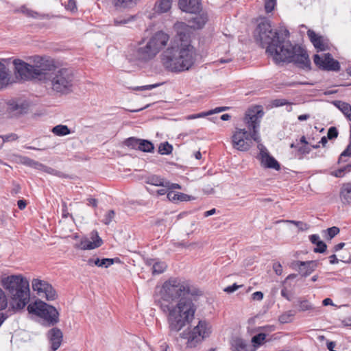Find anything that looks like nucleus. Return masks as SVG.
Instances as JSON below:
<instances>
[{
  "label": "nucleus",
  "instance_id": "nucleus-1",
  "mask_svg": "<svg viewBox=\"0 0 351 351\" xmlns=\"http://www.w3.org/2000/svg\"><path fill=\"white\" fill-rule=\"evenodd\" d=\"M201 294L186 280L171 278L163 283L156 302L167 314L171 331L178 332L193 319L196 307L191 297Z\"/></svg>",
  "mask_w": 351,
  "mask_h": 351
},
{
  "label": "nucleus",
  "instance_id": "nucleus-2",
  "mask_svg": "<svg viewBox=\"0 0 351 351\" xmlns=\"http://www.w3.org/2000/svg\"><path fill=\"white\" fill-rule=\"evenodd\" d=\"M34 64L21 60L13 61L15 73L21 80H38L49 86L52 91L60 95H67L73 91L74 73L69 68H57L53 60L36 56Z\"/></svg>",
  "mask_w": 351,
  "mask_h": 351
},
{
  "label": "nucleus",
  "instance_id": "nucleus-3",
  "mask_svg": "<svg viewBox=\"0 0 351 351\" xmlns=\"http://www.w3.org/2000/svg\"><path fill=\"white\" fill-rule=\"evenodd\" d=\"M255 33L256 39L260 40L263 47L267 46L266 51L273 56L276 62H294L300 69L311 70V60L305 49L281 40L279 33L271 28L268 20L264 19L259 23Z\"/></svg>",
  "mask_w": 351,
  "mask_h": 351
},
{
  "label": "nucleus",
  "instance_id": "nucleus-4",
  "mask_svg": "<svg viewBox=\"0 0 351 351\" xmlns=\"http://www.w3.org/2000/svg\"><path fill=\"white\" fill-rule=\"evenodd\" d=\"M195 50L191 43H171L160 55V61L165 70L180 73L189 71L195 62Z\"/></svg>",
  "mask_w": 351,
  "mask_h": 351
},
{
  "label": "nucleus",
  "instance_id": "nucleus-5",
  "mask_svg": "<svg viewBox=\"0 0 351 351\" xmlns=\"http://www.w3.org/2000/svg\"><path fill=\"white\" fill-rule=\"evenodd\" d=\"M263 114V111L258 107L249 109L246 112L244 121L249 131L245 129L236 128L232 136V145L234 149L241 152H247L252 147V141L257 143L261 141L258 129L260 119Z\"/></svg>",
  "mask_w": 351,
  "mask_h": 351
},
{
  "label": "nucleus",
  "instance_id": "nucleus-6",
  "mask_svg": "<svg viewBox=\"0 0 351 351\" xmlns=\"http://www.w3.org/2000/svg\"><path fill=\"white\" fill-rule=\"evenodd\" d=\"M2 285L10 295V306L14 311L23 309L30 298L29 283L21 275H11L2 279Z\"/></svg>",
  "mask_w": 351,
  "mask_h": 351
},
{
  "label": "nucleus",
  "instance_id": "nucleus-7",
  "mask_svg": "<svg viewBox=\"0 0 351 351\" xmlns=\"http://www.w3.org/2000/svg\"><path fill=\"white\" fill-rule=\"evenodd\" d=\"M29 314L35 315L43 319L44 323L50 326L59 322V313L57 309L41 300H36L27 306Z\"/></svg>",
  "mask_w": 351,
  "mask_h": 351
},
{
  "label": "nucleus",
  "instance_id": "nucleus-8",
  "mask_svg": "<svg viewBox=\"0 0 351 351\" xmlns=\"http://www.w3.org/2000/svg\"><path fill=\"white\" fill-rule=\"evenodd\" d=\"M211 333V327L205 320H200L198 324L190 330L186 336V346L189 348H195L202 341L209 337Z\"/></svg>",
  "mask_w": 351,
  "mask_h": 351
},
{
  "label": "nucleus",
  "instance_id": "nucleus-9",
  "mask_svg": "<svg viewBox=\"0 0 351 351\" xmlns=\"http://www.w3.org/2000/svg\"><path fill=\"white\" fill-rule=\"evenodd\" d=\"M32 287L38 296L45 298L48 301L55 300L58 297L57 292L52 285L39 278L32 279Z\"/></svg>",
  "mask_w": 351,
  "mask_h": 351
},
{
  "label": "nucleus",
  "instance_id": "nucleus-10",
  "mask_svg": "<svg viewBox=\"0 0 351 351\" xmlns=\"http://www.w3.org/2000/svg\"><path fill=\"white\" fill-rule=\"evenodd\" d=\"M157 54V51L153 48L148 40L146 43H140L133 51V56L135 60L143 62L152 60Z\"/></svg>",
  "mask_w": 351,
  "mask_h": 351
},
{
  "label": "nucleus",
  "instance_id": "nucleus-11",
  "mask_svg": "<svg viewBox=\"0 0 351 351\" xmlns=\"http://www.w3.org/2000/svg\"><path fill=\"white\" fill-rule=\"evenodd\" d=\"M314 63L324 71H339L340 70L339 62L335 60L330 53L324 55V58H321L318 54L313 56Z\"/></svg>",
  "mask_w": 351,
  "mask_h": 351
},
{
  "label": "nucleus",
  "instance_id": "nucleus-12",
  "mask_svg": "<svg viewBox=\"0 0 351 351\" xmlns=\"http://www.w3.org/2000/svg\"><path fill=\"white\" fill-rule=\"evenodd\" d=\"M173 28L176 32L174 42L178 44L191 43V28L190 26L184 22H177L174 24Z\"/></svg>",
  "mask_w": 351,
  "mask_h": 351
},
{
  "label": "nucleus",
  "instance_id": "nucleus-13",
  "mask_svg": "<svg viewBox=\"0 0 351 351\" xmlns=\"http://www.w3.org/2000/svg\"><path fill=\"white\" fill-rule=\"evenodd\" d=\"M169 40V36L163 31L156 32L148 41L152 45L153 48L158 53L165 47L167 46Z\"/></svg>",
  "mask_w": 351,
  "mask_h": 351
},
{
  "label": "nucleus",
  "instance_id": "nucleus-14",
  "mask_svg": "<svg viewBox=\"0 0 351 351\" xmlns=\"http://www.w3.org/2000/svg\"><path fill=\"white\" fill-rule=\"evenodd\" d=\"M178 5L185 12L197 14L202 10L201 0H179Z\"/></svg>",
  "mask_w": 351,
  "mask_h": 351
},
{
  "label": "nucleus",
  "instance_id": "nucleus-15",
  "mask_svg": "<svg viewBox=\"0 0 351 351\" xmlns=\"http://www.w3.org/2000/svg\"><path fill=\"white\" fill-rule=\"evenodd\" d=\"M47 337L51 344V351L57 350L62 341V332L58 328H53L49 330L47 333Z\"/></svg>",
  "mask_w": 351,
  "mask_h": 351
},
{
  "label": "nucleus",
  "instance_id": "nucleus-16",
  "mask_svg": "<svg viewBox=\"0 0 351 351\" xmlns=\"http://www.w3.org/2000/svg\"><path fill=\"white\" fill-rule=\"evenodd\" d=\"M316 261H294L292 263L293 267H298L299 271L302 276L310 275L317 267Z\"/></svg>",
  "mask_w": 351,
  "mask_h": 351
},
{
  "label": "nucleus",
  "instance_id": "nucleus-17",
  "mask_svg": "<svg viewBox=\"0 0 351 351\" xmlns=\"http://www.w3.org/2000/svg\"><path fill=\"white\" fill-rule=\"evenodd\" d=\"M307 35L315 47L318 51H324L328 49L327 43H325L324 38L322 36L317 34L313 30L308 29Z\"/></svg>",
  "mask_w": 351,
  "mask_h": 351
},
{
  "label": "nucleus",
  "instance_id": "nucleus-18",
  "mask_svg": "<svg viewBox=\"0 0 351 351\" xmlns=\"http://www.w3.org/2000/svg\"><path fill=\"white\" fill-rule=\"evenodd\" d=\"M12 75L6 65L0 62V90L12 84Z\"/></svg>",
  "mask_w": 351,
  "mask_h": 351
},
{
  "label": "nucleus",
  "instance_id": "nucleus-19",
  "mask_svg": "<svg viewBox=\"0 0 351 351\" xmlns=\"http://www.w3.org/2000/svg\"><path fill=\"white\" fill-rule=\"evenodd\" d=\"M261 164L265 168L274 169L275 170H280V165L279 162L269 153H265V155L260 158Z\"/></svg>",
  "mask_w": 351,
  "mask_h": 351
},
{
  "label": "nucleus",
  "instance_id": "nucleus-20",
  "mask_svg": "<svg viewBox=\"0 0 351 351\" xmlns=\"http://www.w3.org/2000/svg\"><path fill=\"white\" fill-rule=\"evenodd\" d=\"M117 261H119L118 258H90L88 261V264L90 266L95 265L99 267L108 268Z\"/></svg>",
  "mask_w": 351,
  "mask_h": 351
},
{
  "label": "nucleus",
  "instance_id": "nucleus-21",
  "mask_svg": "<svg viewBox=\"0 0 351 351\" xmlns=\"http://www.w3.org/2000/svg\"><path fill=\"white\" fill-rule=\"evenodd\" d=\"M20 12L24 14L27 17H31L33 19H51V16L49 14H42L39 13L36 11L29 9L25 5H22L20 8Z\"/></svg>",
  "mask_w": 351,
  "mask_h": 351
},
{
  "label": "nucleus",
  "instance_id": "nucleus-22",
  "mask_svg": "<svg viewBox=\"0 0 351 351\" xmlns=\"http://www.w3.org/2000/svg\"><path fill=\"white\" fill-rule=\"evenodd\" d=\"M231 351H254L252 346L244 340L239 338L233 339L232 342Z\"/></svg>",
  "mask_w": 351,
  "mask_h": 351
},
{
  "label": "nucleus",
  "instance_id": "nucleus-23",
  "mask_svg": "<svg viewBox=\"0 0 351 351\" xmlns=\"http://www.w3.org/2000/svg\"><path fill=\"white\" fill-rule=\"evenodd\" d=\"M340 197L343 204H351V182L343 184L340 191Z\"/></svg>",
  "mask_w": 351,
  "mask_h": 351
},
{
  "label": "nucleus",
  "instance_id": "nucleus-24",
  "mask_svg": "<svg viewBox=\"0 0 351 351\" xmlns=\"http://www.w3.org/2000/svg\"><path fill=\"white\" fill-rule=\"evenodd\" d=\"M136 15L125 14L115 17L113 20L115 26H127L128 24L136 20Z\"/></svg>",
  "mask_w": 351,
  "mask_h": 351
},
{
  "label": "nucleus",
  "instance_id": "nucleus-25",
  "mask_svg": "<svg viewBox=\"0 0 351 351\" xmlns=\"http://www.w3.org/2000/svg\"><path fill=\"white\" fill-rule=\"evenodd\" d=\"M140 0H112L117 9H130L136 6Z\"/></svg>",
  "mask_w": 351,
  "mask_h": 351
},
{
  "label": "nucleus",
  "instance_id": "nucleus-26",
  "mask_svg": "<svg viewBox=\"0 0 351 351\" xmlns=\"http://www.w3.org/2000/svg\"><path fill=\"white\" fill-rule=\"evenodd\" d=\"M147 263L149 265H152V274L154 275H158L163 273L167 267V264L162 261L148 260Z\"/></svg>",
  "mask_w": 351,
  "mask_h": 351
},
{
  "label": "nucleus",
  "instance_id": "nucleus-27",
  "mask_svg": "<svg viewBox=\"0 0 351 351\" xmlns=\"http://www.w3.org/2000/svg\"><path fill=\"white\" fill-rule=\"evenodd\" d=\"M27 109V105L23 103H19L16 101H10L8 103V110L10 113L22 114Z\"/></svg>",
  "mask_w": 351,
  "mask_h": 351
},
{
  "label": "nucleus",
  "instance_id": "nucleus-28",
  "mask_svg": "<svg viewBox=\"0 0 351 351\" xmlns=\"http://www.w3.org/2000/svg\"><path fill=\"white\" fill-rule=\"evenodd\" d=\"M172 0H158L154 5V10L158 13H165L171 7Z\"/></svg>",
  "mask_w": 351,
  "mask_h": 351
},
{
  "label": "nucleus",
  "instance_id": "nucleus-29",
  "mask_svg": "<svg viewBox=\"0 0 351 351\" xmlns=\"http://www.w3.org/2000/svg\"><path fill=\"white\" fill-rule=\"evenodd\" d=\"M335 106L343 113V114L351 121V105L346 102L337 101Z\"/></svg>",
  "mask_w": 351,
  "mask_h": 351
},
{
  "label": "nucleus",
  "instance_id": "nucleus-30",
  "mask_svg": "<svg viewBox=\"0 0 351 351\" xmlns=\"http://www.w3.org/2000/svg\"><path fill=\"white\" fill-rule=\"evenodd\" d=\"M314 306L307 300L302 299L298 300V311H315Z\"/></svg>",
  "mask_w": 351,
  "mask_h": 351
},
{
  "label": "nucleus",
  "instance_id": "nucleus-31",
  "mask_svg": "<svg viewBox=\"0 0 351 351\" xmlns=\"http://www.w3.org/2000/svg\"><path fill=\"white\" fill-rule=\"evenodd\" d=\"M339 232V228L333 226L322 230V236L326 240H331Z\"/></svg>",
  "mask_w": 351,
  "mask_h": 351
},
{
  "label": "nucleus",
  "instance_id": "nucleus-32",
  "mask_svg": "<svg viewBox=\"0 0 351 351\" xmlns=\"http://www.w3.org/2000/svg\"><path fill=\"white\" fill-rule=\"evenodd\" d=\"M52 132L59 136H65L71 133L70 129L64 125H58L52 128Z\"/></svg>",
  "mask_w": 351,
  "mask_h": 351
},
{
  "label": "nucleus",
  "instance_id": "nucleus-33",
  "mask_svg": "<svg viewBox=\"0 0 351 351\" xmlns=\"http://www.w3.org/2000/svg\"><path fill=\"white\" fill-rule=\"evenodd\" d=\"M138 149L144 152H152L154 149V146L151 141L148 140L141 139L138 145Z\"/></svg>",
  "mask_w": 351,
  "mask_h": 351
},
{
  "label": "nucleus",
  "instance_id": "nucleus-34",
  "mask_svg": "<svg viewBox=\"0 0 351 351\" xmlns=\"http://www.w3.org/2000/svg\"><path fill=\"white\" fill-rule=\"evenodd\" d=\"M280 222H284V223H292V224H294L297 228L298 229L299 231H305V230H307L310 226L308 224H307L305 222H303V221H295V220H282V221H278V223H280Z\"/></svg>",
  "mask_w": 351,
  "mask_h": 351
},
{
  "label": "nucleus",
  "instance_id": "nucleus-35",
  "mask_svg": "<svg viewBox=\"0 0 351 351\" xmlns=\"http://www.w3.org/2000/svg\"><path fill=\"white\" fill-rule=\"evenodd\" d=\"M101 243H77L75 245L76 249L83 250H93L101 246Z\"/></svg>",
  "mask_w": 351,
  "mask_h": 351
},
{
  "label": "nucleus",
  "instance_id": "nucleus-36",
  "mask_svg": "<svg viewBox=\"0 0 351 351\" xmlns=\"http://www.w3.org/2000/svg\"><path fill=\"white\" fill-rule=\"evenodd\" d=\"M295 315V311L293 310H289L288 311L285 312L279 317V322L282 324H286L291 322L293 317Z\"/></svg>",
  "mask_w": 351,
  "mask_h": 351
},
{
  "label": "nucleus",
  "instance_id": "nucleus-37",
  "mask_svg": "<svg viewBox=\"0 0 351 351\" xmlns=\"http://www.w3.org/2000/svg\"><path fill=\"white\" fill-rule=\"evenodd\" d=\"M39 170L46 172L49 174L54 175L60 178H67L68 176L61 171H57L51 167H47L43 164V167H40Z\"/></svg>",
  "mask_w": 351,
  "mask_h": 351
},
{
  "label": "nucleus",
  "instance_id": "nucleus-38",
  "mask_svg": "<svg viewBox=\"0 0 351 351\" xmlns=\"http://www.w3.org/2000/svg\"><path fill=\"white\" fill-rule=\"evenodd\" d=\"M147 183L155 186H161L165 187L166 180L159 176H152L147 178Z\"/></svg>",
  "mask_w": 351,
  "mask_h": 351
},
{
  "label": "nucleus",
  "instance_id": "nucleus-39",
  "mask_svg": "<svg viewBox=\"0 0 351 351\" xmlns=\"http://www.w3.org/2000/svg\"><path fill=\"white\" fill-rule=\"evenodd\" d=\"M173 151V146L168 142L162 143L158 147V153L162 155L170 154Z\"/></svg>",
  "mask_w": 351,
  "mask_h": 351
},
{
  "label": "nucleus",
  "instance_id": "nucleus-40",
  "mask_svg": "<svg viewBox=\"0 0 351 351\" xmlns=\"http://www.w3.org/2000/svg\"><path fill=\"white\" fill-rule=\"evenodd\" d=\"M23 164L33 167L36 169H39L40 167H43V164L36 161L34 160H32L28 157H23L22 159Z\"/></svg>",
  "mask_w": 351,
  "mask_h": 351
},
{
  "label": "nucleus",
  "instance_id": "nucleus-41",
  "mask_svg": "<svg viewBox=\"0 0 351 351\" xmlns=\"http://www.w3.org/2000/svg\"><path fill=\"white\" fill-rule=\"evenodd\" d=\"M141 139L137 138L136 137H130L125 140L124 144L128 147H131L132 149H138L140 143Z\"/></svg>",
  "mask_w": 351,
  "mask_h": 351
},
{
  "label": "nucleus",
  "instance_id": "nucleus-42",
  "mask_svg": "<svg viewBox=\"0 0 351 351\" xmlns=\"http://www.w3.org/2000/svg\"><path fill=\"white\" fill-rule=\"evenodd\" d=\"M266 335L264 333H259L254 336L252 339V342L254 343V347L262 345L265 339Z\"/></svg>",
  "mask_w": 351,
  "mask_h": 351
},
{
  "label": "nucleus",
  "instance_id": "nucleus-43",
  "mask_svg": "<svg viewBox=\"0 0 351 351\" xmlns=\"http://www.w3.org/2000/svg\"><path fill=\"white\" fill-rule=\"evenodd\" d=\"M18 138V135L15 133H10L8 134L0 136V138L2 139V141L0 142V147L2 146L3 143L14 141L17 140Z\"/></svg>",
  "mask_w": 351,
  "mask_h": 351
},
{
  "label": "nucleus",
  "instance_id": "nucleus-44",
  "mask_svg": "<svg viewBox=\"0 0 351 351\" xmlns=\"http://www.w3.org/2000/svg\"><path fill=\"white\" fill-rule=\"evenodd\" d=\"M206 18L202 16L195 17L193 19V23H195L193 27L197 29L202 28L206 23Z\"/></svg>",
  "mask_w": 351,
  "mask_h": 351
},
{
  "label": "nucleus",
  "instance_id": "nucleus-45",
  "mask_svg": "<svg viewBox=\"0 0 351 351\" xmlns=\"http://www.w3.org/2000/svg\"><path fill=\"white\" fill-rule=\"evenodd\" d=\"M90 239H91V241H103L96 230H93L90 232L89 239L86 237L81 239L80 241H90Z\"/></svg>",
  "mask_w": 351,
  "mask_h": 351
},
{
  "label": "nucleus",
  "instance_id": "nucleus-46",
  "mask_svg": "<svg viewBox=\"0 0 351 351\" xmlns=\"http://www.w3.org/2000/svg\"><path fill=\"white\" fill-rule=\"evenodd\" d=\"M114 215L115 213L113 210H108L102 219V222L106 225H109L114 219Z\"/></svg>",
  "mask_w": 351,
  "mask_h": 351
},
{
  "label": "nucleus",
  "instance_id": "nucleus-47",
  "mask_svg": "<svg viewBox=\"0 0 351 351\" xmlns=\"http://www.w3.org/2000/svg\"><path fill=\"white\" fill-rule=\"evenodd\" d=\"M276 5V0H265V9L267 13L271 12Z\"/></svg>",
  "mask_w": 351,
  "mask_h": 351
},
{
  "label": "nucleus",
  "instance_id": "nucleus-48",
  "mask_svg": "<svg viewBox=\"0 0 351 351\" xmlns=\"http://www.w3.org/2000/svg\"><path fill=\"white\" fill-rule=\"evenodd\" d=\"M350 156L351 157V125H350V143L347 146L346 149L341 154L339 160H342L343 157Z\"/></svg>",
  "mask_w": 351,
  "mask_h": 351
},
{
  "label": "nucleus",
  "instance_id": "nucleus-49",
  "mask_svg": "<svg viewBox=\"0 0 351 351\" xmlns=\"http://www.w3.org/2000/svg\"><path fill=\"white\" fill-rule=\"evenodd\" d=\"M338 130L335 127H330L327 132V138L329 140H332L338 136Z\"/></svg>",
  "mask_w": 351,
  "mask_h": 351
},
{
  "label": "nucleus",
  "instance_id": "nucleus-50",
  "mask_svg": "<svg viewBox=\"0 0 351 351\" xmlns=\"http://www.w3.org/2000/svg\"><path fill=\"white\" fill-rule=\"evenodd\" d=\"M160 84H154L146 86H136L133 88L134 90H152L154 88L159 86Z\"/></svg>",
  "mask_w": 351,
  "mask_h": 351
},
{
  "label": "nucleus",
  "instance_id": "nucleus-51",
  "mask_svg": "<svg viewBox=\"0 0 351 351\" xmlns=\"http://www.w3.org/2000/svg\"><path fill=\"white\" fill-rule=\"evenodd\" d=\"M167 197L168 198L169 200L171 202H178L179 199V193H175L172 191H169L167 193Z\"/></svg>",
  "mask_w": 351,
  "mask_h": 351
},
{
  "label": "nucleus",
  "instance_id": "nucleus-52",
  "mask_svg": "<svg viewBox=\"0 0 351 351\" xmlns=\"http://www.w3.org/2000/svg\"><path fill=\"white\" fill-rule=\"evenodd\" d=\"M165 188H167L169 191H172L173 189H180L182 187L180 184L176 183H171L169 181L166 180V183L165 184Z\"/></svg>",
  "mask_w": 351,
  "mask_h": 351
},
{
  "label": "nucleus",
  "instance_id": "nucleus-53",
  "mask_svg": "<svg viewBox=\"0 0 351 351\" xmlns=\"http://www.w3.org/2000/svg\"><path fill=\"white\" fill-rule=\"evenodd\" d=\"M66 9L67 10H70L71 12H75L77 10L76 2L75 0H69L67 4L66 5Z\"/></svg>",
  "mask_w": 351,
  "mask_h": 351
},
{
  "label": "nucleus",
  "instance_id": "nucleus-54",
  "mask_svg": "<svg viewBox=\"0 0 351 351\" xmlns=\"http://www.w3.org/2000/svg\"><path fill=\"white\" fill-rule=\"evenodd\" d=\"M317 244V247L314 248L315 252H319L322 253L326 250V243H316Z\"/></svg>",
  "mask_w": 351,
  "mask_h": 351
},
{
  "label": "nucleus",
  "instance_id": "nucleus-55",
  "mask_svg": "<svg viewBox=\"0 0 351 351\" xmlns=\"http://www.w3.org/2000/svg\"><path fill=\"white\" fill-rule=\"evenodd\" d=\"M191 199H194V197L183 193H179L178 202H187Z\"/></svg>",
  "mask_w": 351,
  "mask_h": 351
},
{
  "label": "nucleus",
  "instance_id": "nucleus-56",
  "mask_svg": "<svg viewBox=\"0 0 351 351\" xmlns=\"http://www.w3.org/2000/svg\"><path fill=\"white\" fill-rule=\"evenodd\" d=\"M242 287V285H237L236 283L233 284L231 286H228L224 289V291L228 293H231L237 290L239 287Z\"/></svg>",
  "mask_w": 351,
  "mask_h": 351
},
{
  "label": "nucleus",
  "instance_id": "nucleus-57",
  "mask_svg": "<svg viewBox=\"0 0 351 351\" xmlns=\"http://www.w3.org/2000/svg\"><path fill=\"white\" fill-rule=\"evenodd\" d=\"M288 104H289V103L286 99H277L274 100V101H273V104L276 107L282 106L287 105Z\"/></svg>",
  "mask_w": 351,
  "mask_h": 351
},
{
  "label": "nucleus",
  "instance_id": "nucleus-58",
  "mask_svg": "<svg viewBox=\"0 0 351 351\" xmlns=\"http://www.w3.org/2000/svg\"><path fill=\"white\" fill-rule=\"evenodd\" d=\"M273 269L277 275H281L282 273V267L280 263H275L273 265Z\"/></svg>",
  "mask_w": 351,
  "mask_h": 351
},
{
  "label": "nucleus",
  "instance_id": "nucleus-59",
  "mask_svg": "<svg viewBox=\"0 0 351 351\" xmlns=\"http://www.w3.org/2000/svg\"><path fill=\"white\" fill-rule=\"evenodd\" d=\"M298 152L302 155H305L310 153L311 148L310 147L306 146V145H305L304 146L300 147L298 149Z\"/></svg>",
  "mask_w": 351,
  "mask_h": 351
},
{
  "label": "nucleus",
  "instance_id": "nucleus-60",
  "mask_svg": "<svg viewBox=\"0 0 351 351\" xmlns=\"http://www.w3.org/2000/svg\"><path fill=\"white\" fill-rule=\"evenodd\" d=\"M69 215L66 203L63 202L62 204V216L63 218H67Z\"/></svg>",
  "mask_w": 351,
  "mask_h": 351
},
{
  "label": "nucleus",
  "instance_id": "nucleus-61",
  "mask_svg": "<svg viewBox=\"0 0 351 351\" xmlns=\"http://www.w3.org/2000/svg\"><path fill=\"white\" fill-rule=\"evenodd\" d=\"M252 298L254 300L261 301L263 298V293L261 291H256L252 293Z\"/></svg>",
  "mask_w": 351,
  "mask_h": 351
},
{
  "label": "nucleus",
  "instance_id": "nucleus-62",
  "mask_svg": "<svg viewBox=\"0 0 351 351\" xmlns=\"http://www.w3.org/2000/svg\"><path fill=\"white\" fill-rule=\"evenodd\" d=\"M257 148L259 149L260 151V153H259V156L260 158H261L262 156H263V155H265V153H268L266 147L261 143H258V145H257Z\"/></svg>",
  "mask_w": 351,
  "mask_h": 351
},
{
  "label": "nucleus",
  "instance_id": "nucleus-63",
  "mask_svg": "<svg viewBox=\"0 0 351 351\" xmlns=\"http://www.w3.org/2000/svg\"><path fill=\"white\" fill-rule=\"evenodd\" d=\"M228 108V107H217V108H215L214 110H211L208 111V114H213L215 113L223 112V111L226 110Z\"/></svg>",
  "mask_w": 351,
  "mask_h": 351
},
{
  "label": "nucleus",
  "instance_id": "nucleus-64",
  "mask_svg": "<svg viewBox=\"0 0 351 351\" xmlns=\"http://www.w3.org/2000/svg\"><path fill=\"white\" fill-rule=\"evenodd\" d=\"M281 295L286 298L287 300H291V298H290V294L289 293L287 288L284 287L281 290Z\"/></svg>",
  "mask_w": 351,
  "mask_h": 351
}]
</instances>
